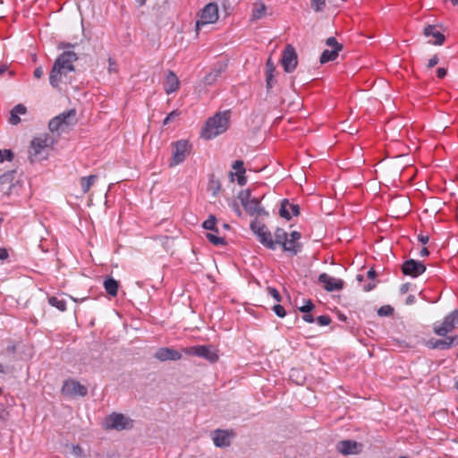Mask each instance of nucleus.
Segmentation results:
<instances>
[{
    "label": "nucleus",
    "mask_w": 458,
    "mask_h": 458,
    "mask_svg": "<svg viewBox=\"0 0 458 458\" xmlns=\"http://www.w3.org/2000/svg\"><path fill=\"white\" fill-rule=\"evenodd\" d=\"M77 55L73 51H65L55 60L49 76V82L54 88L65 82L67 74L74 70Z\"/></svg>",
    "instance_id": "f257e3e1"
},
{
    "label": "nucleus",
    "mask_w": 458,
    "mask_h": 458,
    "mask_svg": "<svg viewBox=\"0 0 458 458\" xmlns=\"http://www.w3.org/2000/svg\"><path fill=\"white\" fill-rule=\"evenodd\" d=\"M230 114L228 112H220L209 118L202 129L201 137L211 140L224 133L229 127Z\"/></svg>",
    "instance_id": "f03ea898"
},
{
    "label": "nucleus",
    "mask_w": 458,
    "mask_h": 458,
    "mask_svg": "<svg viewBox=\"0 0 458 458\" xmlns=\"http://www.w3.org/2000/svg\"><path fill=\"white\" fill-rule=\"evenodd\" d=\"M54 144V140L46 134L34 138L30 146L29 155L32 162H38L47 158Z\"/></svg>",
    "instance_id": "7ed1b4c3"
},
{
    "label": "nucleus",
    "mask_w": 458,
    "mask_h": 458,
    "mask_svg": "<svg viewBox=\"0 0 458 458\" xmlns=\"http://www.w3.org/2000/svg\"><path fill=\"white\" fill-rule=\"evenodd\" d=\"M274 242H276V246L282 245L284 250L292 252L293 254H296L299 248V240L301 239V233L299 232L293 231L288 235V233L282 228H277L275 233Z\"/></svg>",
    "instance_id": "20e7f679"
},
{
    "label": "nucleus",
    "mask_w": 458,
    "mask_h": 458,
    "mask_svg": "<svg viewBox=\"0 0 458 458\" xmlns=\"http://www.w3.org/2000/svg\"><path fill=\"white\" fill-rule=\"evenodd\" d=\"M218 18V5L214 3L206 4L198 14L196 21V31L199 33L206 26L216 23Z\"/></svg>",
    "instance_id": "39448f33"
},
{
    "label": "nucleus",
    "mask_w": 458,
    "mask_h": 458,
    "mask_svg": "<svg viewBox=\"0 0 458 458\" xmlns=\"http://www.w3.org/2000/svg\"><path fill=\"white\" fill-rule=\"evenodd\" d=\"M191 151V145L186 140H179L171 144V158L169 159V166L174 167L187 158Z\"/></svg>",
    "instance_id": "423d86ee"
},
{
    "label": "nucleus",
    "mask_w": 458,
    "mask_h": 458,
    "mask_svg": "<svg viewBox=\"0 0 458 458\" xmlns=\"http://www.w3.org/2000/svg\"><path fill=\"white\" fill-rule=\"evenodd\" d=\"M103 427L106 429L121 431L131 428L133 427V421L128 416L113 412L105 418Z\"/></svg>",
    "instance_id": "0eeeda50"
},
{
    "label": "nucleus",
    "mask_w": 458,
    "mask_h": 458,
    "mask_svg": "<svg viewBox=\"0 0 458 458\" xmlns=\"http://www.w3.org/2000/svg\"><path fill=\"white\" fill-rule=\"evenodd\" d=\"M238 199L250 215L254 216L262 213L263 209L260 207L259 200L257 198H251L249 190L241 191L238 194Z\"/></svg>",
    "instance_id": "6e6552de"
},
{
    "label": "nucleus",
    "mask_w": 458,
    "mask_h": 458,
    "mask_svg": "<svg viewBox=\"0 0 458 458\" xmlns=\"http://www.w3.org/2000/svg\"><path fill=\"white\" fill-rule=\"evenodd\" d=\"M250 228L257 235L260 243L270 250L276 249V242H274L273 235L267 226L255 221L250 224Z\"/></svg>",
    "instance_id": "1a4fd4ad"
},
{
    "label": "nucleus",
    "mask_w": 458,
    "mask_h": 458,
    "mask_svg": "<svg viewBox=\"0 0 458 458\" xmlns=\"http://www.w3.org/2000/svg\"><path fill=\"white\" fill-rule=\"evenodd\" d=\"M61 392L69 397H84L88 394V388L79 381L68 378L64 382Z\"/></svg>",
    "instance_id": "9d476101"
},
{
    "label": "nucleus",
    "mask_w": 458,
    "mask_h": 458,
    "mask_svg": "<svg viewBox=\"0 0 458 458\" xmlns=\"http://www.w3.org/2000/svg\"><path fill=\"white\" fill-rule=\"evenodd\" d=\"M458 324V311L454 310L445 317L442 323L434 325V332L440 336H445L452 332Z\"/></svg>",
    "instance_id": "9b49d317"
},
{
    "label": "nucleus",
    "mask_w": 458,
    "mask_h": 458,
    "mask_svg": "<svg viewBox=\"0 0 458 458\" xmlns=\"http://www.w3.org/2000/svg\"><path fill=\"white\" fill-rule=\"evenodd\" d=\"M328 48L325 49L320 56V63L326 64L334 61L338 56V53L342 50L343 46L339 44L333 37L328 38L326 41Z\"/></svg>",
    "instance_id": "f8f14e48"
},
{
    "label": "nucleus",
    "mask_w": 458,
    "mask_h": 458,
    "mask_svg": "<svg viewBox=\"0 0 458 458\" xmlns=\"http://www.w3.org/2000/svg\"><path fill=\"white\" fill-rule=\"evenodd\" d=\"M184 352L189 355L202 357L210 362H215L218 359V355L215 350L204 345L185 348Z\"/></svg>",
    "instance_id": "ddd939ff"
},
{
    "label": "nucleus",
    "mask_w": 458,
    "mask_h": 458,
    "mask_svg": "<svg viewBox=\"0 0 458 458\" xmlns=\"http://www.w3.org/2000/svg\"><path fill=\"white\" fill-rule=\"evenodd\" d=\"M281 62L286 72H292L295 69L297 65V55L292 46H286Z\"/></svg>",
    "instance_id": "4468645a"
},
{
    "label": "nucleus",
    "mask_w": 458,
    "mask_h": 458,
    "mask_svg": "<svg viewBox=\"0 0 458 458\" xmlns=\"http://www.w3.org/2000/svg\"><path fill=\"white\" fill-rule=\"evenodd\" d=\"M318 281L328 292L338 291L344 287V281L342 279L333 277L327 273L321 274Z\"/></svg>",
    "instance_id": "2eb2a0df"
},
{
    "label": "nucleus",
    "mask_w": 458,
    "mask_h": 458,
    "mask_svg": "<svg viewBox=\"0 0 458 458\" xmlns=\"http://www.w3.org/2000/svg\"><path fill=\"white\" fill-rule=\"evenodd\" d=\"M402 269L404 275L416 277L426 270V267L420 261L409 259L403 263Z\"/></svg>",
    "instance_id": "dca6fc26"
},
{
    "label": "nucleus",
    "mask_w": 458,
    "mask_h": 458,
    "mask_svg": "<svg viewBox=\"0 0 458 458\" xmlns=\"http://www.w3.org/2000/svg\"><path fill=\"white\" fill-rule=\"evenodd\" d=\"M154 357L160 361L178 360L182 354L173 348L162 347L155 352Z\"/></svg>",
    "instance_id": "f3484780"
},
{
    "label": "nucleus",
    "mask_w": 458,
    "mask_h": 458,
    "mask_svg": "<svg viewBox=\"0 0 458 458\" xmlns=\"http://www.w3.org/2000/svg\"><path fill=\"white\" fill-rule=\"evenodd\" d=\"M232 434L227 430L217 429L212 433V440L217 447L230 445Z\"/></svg>",
    "instance_id": "a211bd4d"
},
{
    "label": "nucleus",
    "mask_w": 458,
    "mask_h": 458,
    "mask_svg": "<svg viewBox=\"0 0 458 458\" xmlns=\"http://www.w3.org/2000/svg\"><path fill=\"white\" fill-rule=\"evenodd\" d=\"M163 87L166 94H172L179 89L180 81L174 72H167L163 83Z\"/></svg>",
    "instance_id": "6ab92c4d"
},
{
    "label": "nucleus",
    "mask_w": 458,
    "mask_h": 458,
    "mask_svg": "<svg viewBox=\"0 0 458 458\" xmlns=\"http://www.w3.org/2000/svg\"><path fill=\"white\" fill-rule=\"evenodd\" d=\"M279 214L282 217L289 220L299 214V207L284 199L281 203Z\"/></svg>",
    "instance_id": "aec40b11"
},
{
    "label": "nucleus",
    "mask_w": 458,
    "mask_h": 458,
    "mask_svg": "<svg viewBox=\"0 0 458 458\" xmlns=\"http://www.w3.org/2000/svg\"><path fill=\"white\" fill-rule=\"evenodd\" d=\"M17 187V184L13 182L12 175L4 174L0 176V193L9 196L13 193V190Z\"/></svg>",
    "instance_id": "412c9836"
},
{
    "label": "nucleus",
    "mask_w": 458,
    "mask_h": 458,
    "mask_svg": "<svg viewBox=\"0 0 458 458\" xmlns=\"http://www.w3.org/2000/svg\"><path fill=\"white\" fill-rule=\"evenodd\" d=\"M424 35L428 38L432 37L434 40H429V43L434 45L440 46L445 41V36L433 25H428L425 28Z\"/></svg>",
    "instance_id": "4be33fe9"
},
{
    "label": "nucleus",
    "mask_w": 458,
    "mask_h": 458,
    "mask_svg": "<svg viewBox=\"0 0 458 458\" xmlns=\"http://www.w3.org/2000/svg\"><path fill=\"white\" fill-rule=\"evenodd\" d=\"M360 445L352 440L341 441L337 444V450L343 454H352L359 452Z\"/></svg>",
    "instance_id": "5701e85b"
},
{
    "label": "nucleus",
    "mask_w": 458,
    "mask_h": 458,
    "mask_svg": "<svg viewBox=\"0 0 458 458\" xmlns=\"http://www.w3.org/2000/svg\"><path fill=\"white\" fill-rule=\"evenodd\" d=\"M62 119V128L63 131H65L70 126L76 123V111L74 109H71L69 111L64 112L60 114Z\"/></svg>",
    "instance_id": "b1692460"
},
{
    "label": "nucleus",
    "mask_w": 458,
    "mask_h": 458,
    "mask_svg": "<svg viewBox=\"0 0 458 458\" xmlns=\"http://www.w3.org/2000/svg\"><path fill=\"white\" fill-rule=\"evenodd\" d=\"M267 14V6L261 1H256L252 6L251 21H258L264 18Z\"/></svg>",
    "instance_id": "393cba45"
},
{
    "label": "nucleus",
    "mask_w": 458,
    "mask_h": 458,
    "mask_svg": "<svg viewBox=\"0 0 458 458\" xmlns=\"http://www.w3.org/2000/svg\"><path fill=\"white\" fill-rule=\"evenodd\" d=\"M266 68H267V72H266L267 88V89H270L273 87L274 82H275L274 72L276 70L274 62L272 61L271 58L267 59V61L266 63Z\"/></svg>",
    "instance_id": "a878e982"
},
{
    "label": "nucleus",
    "mask_w": 458,
    "mask_h": 458,
    "mask_svg": "<svg viewBox=\"0 0 458 458\" xmlns=\"http://www.w3.org/2000/svg\"><path fill=\"white\" fill-rule=\"evenodd\" d=\"M98 176L95 174H91L89 176H84L80 179V185L83 194L89 192L90 188L95 184Z\"/></svg>",
    "instance_id": "bb28decb"
},
{
    "label": "nucleus",
    "mask_w": 458,
    "mask_h": 458,
    "mask_svg": "<svg viewBox=\"0 0 458 458\" xmlns=\"http://www.w3.org/2000/svg\"><path fill=\"white\" fill-rule=\"evenodd\" d=\"M118 286V282L114 278H107L104 281V288L111 296L117 295Z\"/></svg>",
    "instance_id": "cd10ccee"
},
{
    "label": "nucleus",
    "mask_w": 458,
    "mask_h": 458,
    "mask_svg": "<svg viewBox=\"0 0 458 458\" xmlns=\"http://www.w3.org/2000/svg\"><path fill=\"white\" fill-rule=\"evenodd\" d=\"M456 340V337H447L444 340H437L435 343H432V348H440V349H447L451 347L454 342Z\"/></svg>",
    "instance_id": "c85d7f7f"
},
{
    "label": "nucleus",
    "mask_w": 458,
    "mask_h": 458,
    "mask_svg": "<svg viewBox=\"0 0 458 458\" xmlns=\"http://www.w3.org/2000/svg\"><path fill=\"white\" fill-rule=\"evenodd\" d=\"M218 233L212 232L208 233L206 234V237L208 239V241L214 244L215 246H222L225 244V240L224 237L218 236Z\"/></svg>",
    "instance_id": "c756f323"
},
{
    "label": "nucleus",
    "mask_w": 458,
    "mask_h": 458,
    "mask_svg": "<svg viewBox=\"0 0 458 458\" xmlns=\"http://www.w3.org/2000/svg\"><path fill=\"white\" fill-rule=\"evenodd\" d=\"M202 226L206 230L218 233V229L216 227V218L213 215H210L208 219L203 222Z\"/></svg>",
    "instance_id": "7c9ffc66"
},
{
    "label": "nucleus",
    "mask_w": 458,
    "mask_h": 458,
    "mask_svg": "<svg viewBox=\"0 0 458 458\" xmlns=\"http://www.w3.org/2000/svg\"><path fill=\"white\" fill-rule=\"evenodd\" d=\"M62 119L60 114L55 116V118H53L50 122H49V129L51 131L55 132H63V128H62Z\"/></svg>",
    "instance_id": "2f4dec72"
},
{
    "label": "nucleus",
    "mask_w": 458,
    "mask_h": 458,
    "mask_svg": "<svg viewBox=\"0 0 458 458\" xmlns=\"http://www.w3.org/2000/svg\"><path fill=\"white\" fill-rule=\"evenodd\" d=\"M48 302L50 305L55 307L61 311H64L66 310V302L64 299H59L58 297L52 296L48 299Z\"/></svg>",
    "instance_id": "473e14b6"
},
{
    "label": "nucleus",
    "mask_w": 458,
    "mask_h": 458,
    "mask_svg": "<svg viewBox=\"0 0 458 458\" xmlns=\"http://www.w3.org/2000/svg\"><path fill=\"white\" fill-rule=\"evenodd\" d=\"M221 71L220 70H214L211 71L209 73H208L204 79L203 82L206 85H212L215 83L217 80V78L220 76Z\"/></svg>",
    "instance_id": "72a5a7b5"
},
{
    "label": "nucleus",
    "mask_w": 458,
    "mask_h": 458,
    "mask_svg": "<svg viewBox=\"0 0 458 458\" xmlns=\"http://www.w3.org/2000/svg\"><path fill=\"white\" fill-rule=\"evenodd\" d=\"M326 5V0H311L310 6L315 12H321Z\"/></svg>",
    "instance_id": "f704fd0d"
},
{
    "label": "nucleus",
    "mask_w": 458,
    "mask_h": 458,
    "mask_svg": "<svg viewBox=\"0 0 458 458\" xmlns=\"http://www.w3.org/2000/svg\"><path fill=\"white\" fill-rule=\"evenodd\" d=\"M394 312V309L390 305H385L378 309L377 314L381 317L390 316Z\"/></svg>",
    "instance_id": "c9c22d12"
},
{
    "label": "nucleus",
    "mask_w": 458,
    "mask_h": 458,
    "mask_svg": "<svg viewBox=\"0 0 458 458\" xmlns=\"http://www.w3.org/2000/svg\"><path fill=\"white\" fill-rule=\"evenodd\" d=\"M13 157V154L9 149H0V162H4V160L11 161Z\"/></svg>",
    "instance_id": "e433bc0d"
},
{
    "label": "nucleus",
    "mask_w": 458,
    "mask_h": 458,
    "mask_svg": "<svg viewBox=\"0 0 458 458\" xmlns=\"http://www.w3.org/2000/svg\"><path fill=\"white\" fill-rule=\"evenodd\" d=\"M303 301H304V304L302 306H300L299 310L303 313H308L313 309L314 305L311 302V301H310V300Z\"/></svg>",
    "instance_id": "4c0bfd02"
},
{
    "label": "nucleus",
    "mask_w": 458,
    "mask_h": 458,
    "mask_svg": "<svg viewBox=\"0 0 458 458\" xmlns=\"http://www.w3.org/2000/svg\"><path fill=\"white\" fill-rule=\"evenodd\" d=\"M11 112L17 114H25L27 112V108L24 105L19 104L15 106Z\"/></svg>",
    "instance_id": "58836bf2"
},
{
    "label": "nucleus",
    "mask_w": 458,
    "mask_h": 458,
    "mask_svg": "<svg viewBox=\"0 0 458 458\" xmlns=\"http://www.w3.org/2000/svg\"><path fill=\"white\" fill-rule=\"evenodd\" d=\"M180 114L177 111L171 112L164 120V125L168 124L171 121L174 120Z\"/></svg>",
    "instance_id": "ea45409f"
},
{
    "label": "nucleus",
    "mask_w": 458,
    "mask_h": 458,
    "mask_svg": "<svg viewBox=\"0 0 458 458\" xmlns=\"http://www.w3.org/2000/svg\"><path fill=\"white\" fill-rule=\"evenodd\" d=\"M233 167L236 171V174H244L245 173V170L243 168V163L242 161H235Z\"/></svg>",
    "instance_id": "a19ab883"
},
{
    "label": "nucleus",
    "mask_w": 458,
    "mask_h": 458,
    "mask_svg": "<svg viewBox=\"0 0 458 458\" xmlns=\"http://www.w3.org/2000/svg\"><path fill=\"white\" fill-rule=\"evenodd\" d=\"M273 310H274L275 313L278 317L284 318L285 316V310H284L283 306H281V305H275Z\"/></svg>",
    "instance_id": "79ce46f5"
},
{
    "label": "nucleus",
    "mask_w": 458,
    "mask_h": 458,
    "mask_svg": "<svg viewBox=\"0 0 458 458\" xmlns=\"http://www.w3.org/2000/svg\"><path fill=\"white\" fill-rule=\"evenodd\" d=\"M317 321L320 326H327L330 323L331 319L328 316H319L317 318Z\"/></svg>",
    "instance_id": "37998d69"
},
{
    "label": "nucleus",
    "mask_w": 458,
    "mask_h": 458,
    "mask_svg": "<svg viewBox=\"0 0 458 458\" xmlns=\"http://www.w3.org/2000/svg\"><path fill=\"white\" fill-rule=\"evenodd\" d=\"M72 454L76 457H81L83 455V450L79 445H72Z\"/></svg>",
    "instance_id": "c03bdc74"
},
{
    "label": "nucleus",
    "mask_w": 458,
    "mask_h": 458,
    "mask_svg": "<svg viewBox=\"0 0 458 458\" xmlns=\"http://www.w3.org/2000/svg\"><path fill=\"white\" fill-rule=\"evenodd\" d=\"M21 122L19 114L12 113L10 114L9 123L13 125H16Z\"/></svg>",
    "instance_id": "a18cd8bd"
},
{
    "label": "nucleus",
    "mask_w": 458,
    "mask_h": 458,
    "mask_svg": "<svg viewBox=\"0 0 458 458\" xmlns=\"http://www.w3.org/2000/svg\"><path fill=\"white\" fill-rule=\"evenodd\" d=\"M230 206L238 216H242V210L240 208L239 204L236 201H233Z\"/></svg>",
    "instance_id": "49530a36"
},
{
    "label": "nucleus",
    "mask_w": 458,
    "mask_h": 458,
    "mask_svg": "<svg viewBox=\"0 0 458 458\" xmlns=\"http://www.w3.org/2000/svg\"><path fill=\"white\" fill-rule=\"evenodd\" d=\"M269 294L277 301H280V294L275 288L268 289Z\"/></svg>",
    "instance_id": "de8ad7c7"
},
{
    "label": "nucleus",
    "mask_w": 458,
    "mask_h": 458,
    "mask_svg": "<svg viewBox=\"0 0 458 458\" xmlns=\"http://www.w3.org/2000/svg\"><path fill=\"white\" fill-rule=\"evenodd\" d=\"M9 257L8 250L4 248H0V260L4 261Z\"/></svg>",
    "instance_id": "09e8293b"
},
{
    "label": "nucleus",
    "mask_w": 458,
    "mask_h": 458,
    "mask_svg": "<svg viewBox=\"0 0 458 458\" xmlns=\"http://www.w3.org/2000/svg\"><path fill=\"white\" fill-rule=\"evenodd\" d=\"M438 63V57L437 55H434L428 60V67L432 68L435 65H437Z\"/></svg>",
    "instance_id": "8fccbe9b"
},
{
    "label": "nucleus",
    "mask_w": 458,
    "mask_h": 458,
    "mask_svg": "<svg viewBox=\"0 0 458 458\" xmlns=\"http://www.w3.org/2000/svg\"><path fill=\"white\" fill-rule=\"evenodd\" d=\"M44 74V71L42 67H37L34 71V77L37 79H40Z\"/></svg>",
    "instance_id": "3c124183"
},
{
    "label": "nucleus",
    "mask_w": 458,
    "mask_h": 458,
    "mask_svg": "<svg viewBox=\"0 0 458 458\" xmlns=\"http://www.w3.org/2000/svg\"><path fill=\"white\" fill-rule=\"evenodd\" d=\"M437 77L442 79L446 75L447 71H446V69L441 67V68L437 69Z\"/></svg>",
    "instance_id": "603ef678"
},
{
    "label": "nucleus",
    "mask_w": 458,
    "mask_h": 458,
    "mask_svg": "<svg viewBox=\"0 0 458 458\" xmlns=\"http://www.w3.org/2000/svg\"><path fill=\"white\" fill-rule=\"evenodd\" d=\"M238 175V183L240 185H244L246 183V179L243 176V174H237Z\"/></svg>",
    "instance_id": "864d4df0"
},
{
    "label": "nucleus",
    "mask_w": 458,
    "mask_h": 458,
    "mask_svg": "<svg viewBox=\"0 0 458 458\" xmlns=\"http://www.w3.org/2000/svg\"><path fill=\"white\" fill-rule=\"evenodd\" d=\"M303 320L309 323H312L314 321V318L313 316L309 314L308 312L303 316Z\"/></svg>",
    "instance_id": "5fc2aeb1"
},
{
    "label": "nucleus",
    "mask_w": 458,
    "mask_h": 458,
    "mask_svg": "<svg viewBox=\"0 0 458 458\" xmlns=\"http://www.w3.org/2000/svg\"><path fill=\"white\" fill-rule=\"evenodd\" d=\"M419 241L423 244H427L428 242V237L427 235H419Z\"/></svg>",
    "instance_id": "6e6d98bb"
},
{
    "label": "nucleus",
    "mask_w": 458,
    "mask_h": 458,
    "mask_svg": "<svg viewBox=\"0 0 458 458\" xmlns=\"http://www.w3.org/2000/svg\"><path fill=\"white\" fill-rule=\"evenodd\" d=\"M428 254H429L428 250L426 247H423L420 250V256L427 257V256H428Z\"/></svg>",
    "instance_id": "4d7b16f0"
},
{
    "label": "nucleus",
    "mask_w": 458,
    "mask_h": 458,
    "mask_svg": "<svg viewBox=\"0 0 458 458\" xmlns=\"http://www.w3.org/2000/svg\"><path fill=\"white\" fill-rule=\"evenodd\" d=\"M415 301V297L412 295H410L407 297L406 303L407 304H412Z\"/></svg>",
    "instance_id": "13d9d810"
},
{
    "label": "nucleus",
    "mask_w": 458,
    "mask_h": 458,
    "mask_svg": "<svg viewBox=\"0 0 458 458\" xmlns=\"http://www.w3.org/2000/svg\"><path fill=\"white\" fill-rule=\"evenodd\" d=\"M140 5H143L146 3V0H137Z\"/></svg>",
    "instance_id": "bf43d9fd"
},
{
    "label": "nucleus",
    "mask_w": 458,
    "mask_h": 458,
    "mask_svg": "<svg viewBox=\"0 0 458 458\" xmlns=\"http://www.w3.org/2000/svg\"><path fill=\"white\" fill-rule=\"evenodd\" d=\"M0 372L1 373H4V366L0 363Z\"/></svg>",
    "instance_id": "052dcab7"
},
{
    "label": "nucleus",
    "mask_w": 458,
    "mask_h": 458,
    "mask_svg": "<svg viewBox=\"0 0 458 458\" xmlns=\"http://www.w3.org/2000/svg\"><path fill=\"white\" fill-rule=\"evenodd\" d=\"M451 3H452L454 5H456V4H458V0H451Z\"/></svg>",
    "instance_id": "680f3d73"
},
{
    "label": "nucleus",
    "mask_w": 458,
    "mask_h": 458,
    "mask_svg": "<svg viewBox=\"0 0 458 458\" xmlns=\"http://www.w3.org/2000/svg\"><path fill=\"white\" fill-rule=\"evenodd\" d=\"M113 65V63L111 60H109V70L111 71V66Z\"/></svg>",
    "instance_id": "e2e57ef3"
},
{
    "label": "nucleus",
    "mask_w": 458,
    "mask_h": 458,
    "mask_svg": "<svg viewBox=\"0 0 458 458\" xmlns=\"http://www.w3.org/2000/svg\"><path fill=\"white\" fill-rule=\"evenodd\" d=\"M373 275H374V272H373V271H369V276H373Z\"/></svg>",
    "instance_id": "0e129e2a"
},
{
    "label": "nucleus",
    "mask_w": 458,
    "mask_h": 458,
    "mask_svg": "<svg viewBox=\"0 0 458 458\" xmlns=\"http://www.w3.org/2000/svg\"><path fill=\"white\" fill-rule=\"evenodd\" d=\"M224 227H225V229H229V225H228L227 224H225V225H224Z\"/></svg>",
    "instance_id": "69168bd1"
},
{
    "label": "nucleus",
    "mask_w": 458,
    "mask_h": 458,
    "mask_svg": "<svg viewBox=\"0 0 458 458\" xmlns=\"http://www.w3.org/2000/svg\"><path fill=\"white\" fill-rule=\"evenodd\" d=\"M456 389L458 390V382L456 383Z\"/></svg>",
    "instance_id": "338daca9"
},
{
    "label": "nucleus",
    "mask_w": 458,
    "mask_h": 458,
    "mask_svg": "<svg viewBox=\"0 0 458 458\" xmlns=\"http://www.w3.org/2000/svg\"><path fill=\"white\" fill-rule=\"evenodd\" d=\"M400 458H406V457H404V456H402V457H400Z\"/></svg>",
    "instance_id": "774afa93"
}]
</instances>
